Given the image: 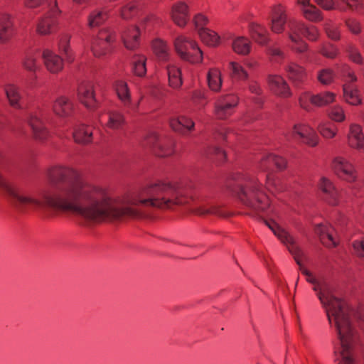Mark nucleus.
I'll list each match as a JSON object with an SVG mask.
<instances>
[{"instance_id": "nucleus-47", "label": "nucleus", "mask_w": 364, "mask_h": 364, "mask_svg": "<svg viewBox=\"0 0 364 364\" xmlns=\"http://www.w3.org/2000/svg\"><path fill=\"white\" fill-rule=\"evenodd\" d=\"M146 58L141 55L134 56L133 59V70L138 76H144L146 73Z\"/></svg>"}, {"instance_id": "nucleus-16", "label": "nucleus", "mask_w": 364, "mask_h": 364, "mask_svg": "<svg viewBox=\"0 0 364 364\" xmlns=\"http://www.w3.org/2000/svg\"><path fill=\"white\" fill-rule=\"evenodd\" d=\"M267 82L270 90L275 95L282 97H289L291 95L289 85L281 75H269Z\"/></svg>"}, {"instance_id": "nucleus-14", "label": "nucleus", "mask_w": 364, "mask_h": 364, "mask_svg": "<svg viewBox=\"0 0 364 364\" xmlns=\"http://www.w3.org/2000/svg\"><path fill=\"white\" fill-rule=\"evenodd\" d=\"M291 135L293 137L297 136L302 139V142L311 146H315L318 144V137L315 131L306 124H297L293 127Z\"/></svg>"}, {"instance_id": "nucleus-49", "label": "nucleus", "mask_w": 364, "mask_h": 364, "mask_svg": "<svg viewBox=\"0 0 364 364\" xmlns=\"http://www.w3.org/2000/svg\"><path fill=\"white\" fill-rule=\"evenodd\" d=\"M334 73L329 68L321 70L317 75L318 80L323 85H329L334 79Z\"/></svg>"}, {"instance_id": "nucleus-35", "label": "nucleus", "mask_w": 364, "mask_h": 364, "mask_svg": "<svg viewBox=\"0 0 364 364\" xmlns=\"http://www.w3.org/2000/svg\"><path fill=\"white\" fill-rule=\"evenodd\" d=\"M92 129L85 125H80L75 129L73 138L75 142L79 144H87L92 140Z\"/></svg>"}, {"instance_id": "nucleus-60", "label": "nucleus", "mask_w": 364, "mask_h": 364, "mask_svg": "<svg viewBox=\"0 0 364 364\" xmlns=\"http://www.w3.org/2000/svg\"><path fill=\"white\" fill-rule=\"evenodd\" d=\"M321 52L325 57L329 58H335L338 53L337 49L333 45L323 47Z\"/></svg>"}, {"instance_id": "nucleus-45", "label": "nucleus", "mask_w": 364, "mask_h": 364, "mask_svg": "<svg viewBox=\"0 0 364 364\" xmlns=\"http://www.w3.org/2000/svg\"><path fill=\"white\" fill-rule=\"evenodd\" d=\"M22 65L27 71L34 73L38 68L36 57L31 53H27L22 60Z\"/></svg>"}, {"instance_id": "nucleus-20", "label": "nucleus", "mask_w": 364, "mask_h": 364, "mask_svg": "<svg viewBox=\"0 0 364 364\" xmlns=\"http://www.w3.org/2000/svg\"><path fill=\"white\" fill-rule=\"evenodd\" d=\"M78 97L80 102L88 109L97 107V102L94 95L93 87L90 83L81 85L78 88Z\"/></svg>"}, {"instance_id": "nucleus-1", "label": "nucleus", "mask_w": 364, "mask_h": 364, "mask_svg": "<svg viewBox=\"0 0 364 364\" xmlns=\"http://www.w3.org/2000/svg\"><path fill=\"white\" fill-rule=\"evenodd\" d=\"M11 166V159L0 149V192L21 213L53 208L88 222L100 223L139 218L144 215L146 208H173L192 200L181 186L161 181L146 184L132 196L117 200L105 189L85 181L75 169L61 165L47 169L49 189L37 198L22 185L3 175L9 173Z\"/></svg>"}, {"instance_id": "nucleus-54", "label": "nucleus", "mask_w": 364, "mask_h": 364, "mask_svg": "<svg viewBox=\"0 0 364 364\" xmlns=\"http://www.w3.org/2000/svg\"><path fill=\"white\" fill-rule=\"evenodd\" d=\"M314 95L310 92H304L299 97V106L307 112H310L312 109L311 106L309 103L311 102V97Z\"/></svg>"}, {"instance_id": "nucleus-59", "label": "nucleus", "mask_w": 364, "mask_h": 364, "mask_svg": "<svg viewBox=\"0 0 364 364\" xmlns=\"http://www.w3.org/2000/svg\"><path fill=\"white\" fill-rule=\"evenodd\" d=\"M209 154L215 156L219 161H223L226 157L225 151L217 146L212 147L209 151Z\"/></svg>"}, {"instance_id": "nucleus-9", "label": "nucleus", "mask_w": 364, "mask_h": 364, "mask_svg": "<svg viewBox=\"0 0 364 364\" xmlns=\"http://www.w3.org/2000/svg\"><path fill=\"white\" fill-rule=\"evenodd\" d=\"M50 116L49 109L45 107L38 109L31 115L29 124L36 139L43 141L48 138V131L46 123L50 121Z\"/></svg>"}, {"instance_id": "nucleus-62", "label": "nucleus", "mask_w": 364, "mask_h": 364, "mask_svg": "<svg viewBox=\"0 0 364 364\" xmlns=\"http://www.w3.org/2000/svg\"><path fill=\"white\" fill-rule=\"evenodd\" d=\"M249 90L257 95H260L262 94L261 87L256 82L254 81L249 83Z\"/></svg>"}, {"instance_id": "nucleus-58", "label": "nucleus", "mask_w": 364, "mask_h": 364, "mask_svg": "<svg viewBox=\"0 0 364 364\" xmlns=\"http://www.w3.org/2000/svg\"><path fill=\"white\" fill-rule=\"evenodd\" d=\"M268 52L275 61H279V60L282 59L284 57V54L282 50L276 46L269 47Z\"/></svg>"}, {"instance_id": "nucleus-8", "label": "nucleus", "mask_w": 364, "mask_h": 364, "mask_svg": "<svg viewBox=\"0 0 364 364\" xmlns=\"http://www.w3.org/2000/svg\"><path fill=\"white\" fill-rule=\"evenodd\" d=\"M143 145L153 148L159 156L165 157L173 154L175 141L171 137L161 138L156 133L151 132L145 137Z\"/></svg>"}, {"instance_id": "nucleus-21", "label": "nucleus", "mask_w": 364, "mask_h": 364, "mask_svg": "<svg viewBox=\"0 0 364 364\" xmlns=\"http://www.w3.org/2000/svg\"><path fill=\"white\" fill-rule=\"evenodd\" d=\"M348 143L350 146L364 152V135L360 125L357 124H350Z\"/></svg>"}, {"instance_id": "nucleus-50", "label": "nucleus", "mask_w": 364, "mask_h": 364, "mask_svg": "<svg viewBox=\"0 0 364 364\" xmlns=\"http://www.w3.org/2000/svg\"><path fill=\"white\" fill-rule=\"evenodd\" d=\"M348 9L358 13L364 12V0H340Z\"/></svg>"}, {"instance_id": "nucleus-61", "label": "nucleus", "mask_w": 364, "mask_h": 364, "mask_svg": "<svg viewBox=\"0 0 364 364\" xmlns=\"http://www.w3.org/2000/svg\"><path fill=\"white\" fill-rule=\"evenodd\" d=\"M347 26L349 30L355 33H359L360 32V23L355 20H348L346 22Z\"/></svg>"}, {"instance_id": "nucleus-44", "label": "nucleus", "mask_w": 364, "mask_h": 364, "mask_svg": "<svg viewBox=\"0 0 364 364\" xmlns=\"http://www.w3.org/2000/svg\"><path fill=\"white\" fill-rule=\"evenodd\" d=\"M229 66L233 77L239 80H246L247 79L248 74L240 64L236 62H230Z\"/></svg>"}, {"instance_id": "nucleus-33", "label": "nucleus", "mask_w": 364, "mask_h": 364, "mask_svg": "<svg viewBox=\"0 0 364 364\" xmlns=\"http://www.w3.org/2000/svg\"><path fill=\"white\" fill-rule=\"evenodd\" d=\"M71 36L68 33H63L59 38L58 48L60 52L64 55L65 60L68 63L73 61L72 50L70 48V41Z\"/></svg>"}, {"instance_id": "nucleus-32", "label": "nucleus", "mask_w": 364, "mask_h": 364, "mask_svg": "<svg viewBox=\"0 0 364 364\" xmlns=\"http://www.w3.org/2000/svg\"><path fill=\"white\" fill-rule=\"evenodd\" d=\"M166 70L169 85L174 89L179 88L183 83L181 70L173 65H167Z\"/></svg>"}, {"instance_id": "nucleus-38", "label": "nucleus", "mask_w": 364, "mask_h": 364, "mask_svg": "<svg viewBox=\"0 0 364 364\" xmlns=\"http://www.w3.org/2000/svg\"><path fill=\"white\" fill-rule=\"evenodd\" d=\"M207 81L211 90L218 92L222 85V79L220 71L215 68L210 69L207 74Z\"/></svg>"}, {"instance_id": "nucleus-10", "label": "nucleus", "mask_w": 364, "mask_h": 364, "mask_svg": "<svg viewBox=\"0 0 364 364\" xmlns=\"http://www.w3.org/2000/svg\"><path fill=\"white\" fill-rule=\"evenodd\" d=\"M239 102L238 97L232 93L219 97L215 104V114L218 119H224L230 116Z\"/></svg>"}, {"instance_id": "nucleus-31", "label": "nucleus", "mask_w": 364, "mask_h": 364, "mask_svg": "<svg viewBox=\"0 0 364 364\" xmlns=\"http://www.w3.org/2000/svg\"><path fill=\"white\" fill-rule=\"evenodd\" d=\"M170 126L173 130L183 133V129L192 130L194 127V122L185 116L174 117L170 120Z\"/></svg>"}, {"instance_id": "nucleus-53", "label": "nucleus", "mask_w": 364, "mask_h": 364, "mask_svg": "<svg viewBox=\"0 0 364 364\" xmlns=\"http://www.w3.org/2000/svg\"><path fill=\"white\" fill-rule=\"evenodd\" d=\"M318 130L320 132V134L326 139H331L336 134V131L335 129L329 127L327 124L324 123H321L318 125Z\"/></svg>"}, {"instance_id": "nucleus-18", "label": "nucleus", "mask_w": 364, "mask_h": 364, "mask_svg": "<svg viewBox=\"0 0 364 364\" xmlns=\"http://www.w3.org/2000/svg\"><path fill=\"white\" fill-rule=\"evenodd\" d=\"M273 166L279 170H282L286 167L287 161L284 158L273 154H264L259 161V169L263 171H270Z\"/></svg>"}, {"instance_id": "nucleus-28", "label": "nucleus", "mask_w": 364, "mask_h": 364, "mask_svg": "<svg viewBox=\"0 0 364 364\" xmlns=\"http://www.w3.org/2000/svg\"><path fill=\"white\" fill-rule=\"evenodd\" d=\"M142 5L139 0L128 1L120 9L122 18L129 20L136 16L141 10Z\"/></svg>"}, {"instance_id": "nucleus-12", "label": "nucleus", "mask_w": 364, "mask_h": 364, "mask_svg": "<svg viewBox=\"0 0 364 364\" xmlns=\"http://www.w3.org/2000/svg\"><path fill=\"white\" fill-rule=\"evenodd\" d=\"M114 40L112 32L109 29L100 31L92 43V50L96 57H100L109 51Z\"/></svg>"}, {"instance_id": "nucleus-17", "label": "nucleus", "mask_w": 364, "mask_h": 364, "mask_svg": "<svg viewBox=\"0 0 364 364\" xmlns=\"http://www.w3.org/2000/svg\"><path fill=\"white\" fill-rule=\"evenodd\" d=\"M170 15L173 22L180 27L186 25L189 20L188 5L183 1L177 2L171 6Z\"/></svg>"}, {"instance_id": "nucleus-43", "label": "nucleus", "mask_w": 364, "mask_h": 364, "mask_svg": "<svg viewBox=\"0 0 364 364\" xmlns=\"http://www.w3.org/2000/svg\"><path fill=\"white\" fill-rule=\"evenodd\" d=\"M194 211L199 215L214 214L222 216L223 213L218 205H205L203 203H198L195 208Z\"/></svg>"}, {"instance_id": "nucleus-51", "label": "nucleus", "mask_w": 364, "mask_h": 364, "mask_svg": "<svg viewBox=\"0 0 364 364\" xmlns=\"http://www.w3.org/2000/svg\"><path fill=\"white\" fill-rule=\"evenodd\" d=\"M347 53L349 59L353 63L357 64L363 63V57L362 56L360 52L357 48L353 46H350L347 50Z\"/></svg>"}, {"instance_id": "nucleus-19", "label": "nucleus", "mask_w": 364, "mask_h": 364, "mask_svg": "<svg viewBox=\"0 0 364 364\" xmlns=\"http://www.w3.org/2000/svg\"><path fill=\"white\" fill-rule=\"evenodd\" d=\"M44 65L47 70L52 73H57L63 70L62 58L48 49H45L42 53Z\"/></svg>"}, {"instance_id": "nucleus-63", "label": "nucleus", "mask_w": 364, "mask_h": 364, "mask_svg": "<svg viewBox=\"0 0 364 364\" xmlns=\"http://www.w3.org/2000/svg\"><path fill=\"white\" fill-rule=\"evenodd\" d=\"M205 97L204 92L200 90H196L193 93V98L194 100L203 99Z\"/></svg>"}, {"instance_id": "nucleus-34", "label": "nucleus", "mask_w": 364, "mask_h": 364, "mask_svg": "<svg viewBox=\"0 0 364 364\" xmlns=\"http://www.w3.org/2000/svg\"><path fill=\"white\" fill-rule=\"evenodd\" d=\"M233 50L240 55H247L251 50V42L244 36H238L235 38L232 43Z\"/></svg>"}, {"instance_id": "nucleus-27", "label": "nucleus", "mask_w": 364, "mask_h": 364, "mask_svg": "<svg viewBox=\"0 0 364 364\" xmlns=\"http://www.w3.org/2000/svg\"><path fill=\"white\" fill-rule=\"evenodd\" d=\"M315 232L325 245L328 247L336 245L337 242L333 234V228L331 226L319 224L315 228Z\"/></svg>"}, {"instance_id": "nucleus-52", "label": "nucleus", "mask_w": 364, "mask_h": 364, "mask_svg": "<svg viewBox=\"0 0 364 364\" xmlns=\"http://www.w3.org/2000/svg\"><path fill=\"white\" fill-rule=\"evenodd\" d=\"M330 118L336 122H341L345 119V114L342 107L335 106L328 113Z\"/></svg>"}, {"instance_id": "nucleus-41", "label": "nucleus", "mask_w": 364, "mask_h": 364, "mask_svg": "<svg viewBox=\"0 0 364 364\" xmlns=\"http://www.w3.org/2000/svg\"><path fill=\"white\" fill-rule=\"evenodd\" d=\"M5 92L10 104L14 107H17L21 98L18 88L14 85L9 84L6 86Z\"/></svg>"}, {"instance_id": "nucleus-29", "label": "nucleus", "mask_w": 364, "mask_h": 364, "mask_svg": "<svg viewBox=\"0 0 364 364\" xmlns=\"http://www.w3.org/2000/svg\"><path fill=\"white\" fill-rule=\"evenodd\" d=\"M250 30L252 38L260 45H266L269 41V33L266 28L257 23H252Z\"/></svg>"}, {"instance_id": "nucleus-2", "label": "nucleus", "mask_w": 364, "mask_h": 364, "mask_svg": "<svg viewBox=\"0 0 364 364\" xmlns=\"http://www.w3.org/2000/svg\"><path fill=\"white\" fill-rule=\"evenodd\" d=\"M274 234L284 244L306 281L313 285L322 307L324 309L328 323L337 333L341 348L337 360L338 364H354L353 349L358 341L356 330L350 319V310L347 304L333 294L332 288L324 279H317L312 273L304 267L301 258L307 260L302 250L295 243L294 239L274 222L264 221Z\"/></svg>"}, {"instance_id": "nucleus-56", "label": "nucleus", "mask_w": 364, "mask_h": 364, "mask_svg": "<svg viewBox=\"0 0 364 364\" xmlns=\"http://www.w3.org/2000/svg\"><path fill=\"white\" fill-rule=\"evenodd\" d=\"M355 253L360 257H364V237L355 240L353 243Z\"/></svg>"}, {"instance_id": "nucleus-4", "label": "nucleus", "mask_w": 364, "mask_h": 364, "mask_svg": "<svg viewBox=\"0 0 364 364\" xmlns=\"http://www.w3.org/2000/svg\"><path fill=\"white\" fill-rule=\"evenodd\" d=\"M47 2L48 10L39 20L36 31L41 35L51 33L58 22L60 11L58 8L56 0H26V5L29 8H36Z\"/></svg>"}, {"instance_id": "nucleus-30", "label": "nucleus", "mask_w": 364, "mask_h": 364, "mask_svg": "<svg viewBox=\"0 0 364 364\" xmlns=\"http://www.w3.org/2000/svg\"><path fill=\"white\" fill-rule=\"evenodd\" d=\"M109 18V12L105 9H96L88 16V26L97 27L105 23Z\"/></svg>"}, {"instance_id": "nucleus-13", "label": "nucleus", "mask_w": 364, "mask_h": 364, "mask_svg": "<svg viewBox=\"0 0 364 364\" xmlns=\"http://www.w3.org/2000/svg\"><path fill=\"white\" fill-rule=\"evenodd\" d=\"M294 18H288L285 9L277 5L272 8L271 14L270 28L272 32L281 33L285 29V25L289 28V22Z\"/></svg>"}, {"instance_id": "nucleus-26", "label": "nucleus", "mask_w": 364, "mask_h": 364, "mask_svg": "<svg viewBox=\"0 0 364 364\" xmlns=\"http://www.w3.org/2000/svg\"><path fill=\"white\" fill-rule=\"evenodd\" d=\"M139 31L138 27L132 26L127 28L122 34L124 46L129 50L135 49L139 45Z\"/></svg>"}, {"instance_id": "nucleus-5", "label": "nucleus", "mask_w": 364, "mask_h": 364, "mask_svg": "<svg viewBox=\"0 0 364 364\" xmlns=\"http://www.w3.org/2000/svg\"><path fill=\"white\" fill-rule=\"evenodd\" d=\"M288 36L292 43V48L302 53L306 49V44L304 42L303 37L315 41L318 37V31L314 26L306 27L299 21L291 20L289 22Z\"/></svg>"}, {"instance_id": "nucleus-11", "label": "nucleus", "mask_w": 364, "mask_h": 364, "mask_svg": "<svg viewBox=\"0 0 364 364\" xmlns=\"http://www.w3.org/2000/svg\"><path fill=\"white\" fill-rule=\"evenodd\" d=\"M332 168L340 178L347 182H353L357 178L354 166L341 156H338L334 159L332 163Z\"/></svg>"}, {"instance_id": "nucleus-23", "label": "nucleus", "mask_w": 364, "mask_h": 364, "mask_svg": "<svg viewBox=\"0 0 364 364\" xmlns=\"http://www.w3.org/2000/svg\"><path fill=\"white\" fill-rule=\"evenodd\" d=\"M14 34V25L11 16L7 14L0 15V42H7Z\"/></svg>"}, {"instance_id": "nucleus-3", "label": "nucleus", "mask_w": 364, "mask_h": 364, "mask_svg": "<svg viewBox=\"0 0 364 364\" xmlns=\"http://www.w3.org/2000/svg\"><path fill=\"white\" fill-rule=\"evenodd\" d=\"M234 192L247 208L248 214L255 217L266 213L270 207L269 200L262 184L253 175L238 173L234 177Z\"/></svg>"}, {"instance_id": "nucleus-7", "label": "nucleus", "mask_w": 364, "mask_h": 364, "mask_svg": "<svg viewBox=\"0 0 364 364\" xmlns=\"http://www.w3.org/2000/svg\"><path fill=\"white\" fill-rule=\"evenodd\" d=\"M342 77L345 81L343 86V96L346 102L351 105H358L362 103V98L358 89L352 82L357 80L354 72L348 65H343L341 69Z\"/></svg>"}, {"instance_id": "nucleus-55", "label": "nucleus", "mask_w": 364, "mask_h": 364, "mask_svg": "<svg viewBox=\"0 0 364 364\" xmlns=\"http://www.w3.org/2000/svg\"><path fill=\"white\" fill-rule=\"evenodd\" d=\"M208 18L201 14H198L195 16L193 23L198 33H199V30H204L207 28H205V26L208 23Z\"/></svg>"}, {"instance_id": "nucleus-48", "label": "nucleus", "mask_w": 364, "mask_h": 364, "mask_svg": "<svg viewBox=\"0 0 364 364\" xmlns=\"http://www.w3.org/2000/svg\"><path fill=\"white\" fill-rule=\"evenodd\" d=\"M304 17L312 21H317L321 19V13L318 9L311 4L307 7L301 8Z\"/></svg>"}, {"instance_id": "nucleus-42", "label": "nucleus", "mask_w": 364, "mask_h": 364, "mask_svg": "<svg viewBox=\"0 0 364 364\" xmlns=\"http://www.w3.org/2000/svg\"><path fill=\"white\" fill-rule=\"evenodd\" d=\"M124 124V116L118 112H110L108 114L107 127L110 129H120Z\"/></svg>"}, {"instance_id": "nucleus-25", "label": "nucleus", "mask_w": 364, "mask_h": 364, "mask_svg": "<svg viewBox=\"0 0 364 364\" xmlns=\"http://www.w3.org/2000/svg\"><path fill=\"white\" fill-rule=\"evenodd\" d=\"M285 70L289 79L293 82L294 86H300L306 77L304 68L296 63H291L286 66Z\"/></svg>"}, {"instance_id": "nucleus-39", "label": "nucleus", "mask_w": 364, "mask_h": 364, "mask_svg": "<svg viewBox=\"0 0 364 364\" xmlns=\"http://www.w3.org/2000/svg\"><path fill=\"white\" fill-rule=\"evenodd\" d=\"M152 48L157 58L162 61H166L169 58V50L166 43L161 40H155Z\"/></svg>"}, {"instance_id": "nucleus-22", "label": "nucleus", "mask_w": 364, "mask_h": 364, "mask_svg": "<svg viewBox=\"0 0 364 364\" xmlns=\"http://www.w3.org/2000/svg\"><path fill=\"white\" fill-rule=\"evenodd\" d=\"M319 188L326 195V200L331 205H336L338 203L339 193L330 180L322 177L319 183Z\"/></svg>"}, {"instance_id": "nucleus-15", "label": "nucleus", "mask_w": 364, "mask_h": 364, "mask_svg": "<svg viewBox=\"0 0 364 364\" xmlns=\"http://www.w3.org/2000/svg\"><path fill=\"white\" fill-rule=\"evenodd\" d=\"M115 89L118 97L123 103L128 112H134L139 107V102H133L131 99L130 92L127 82L123 80H118L115 84Z\"/></svg>"}, {"instance_id": "nucleus-36", "label": "nucleus", "mask_w": 364, "mask_h": 364, "mask_svg": "<svg viewBox=\"0 0 364 364\" xmlns=\"http://www.w3.org/2000/svg\"><path fill=\"white\" fill-rule=\"evenodd\" d=\"M336 95L331 92H323L311 97V103L316 107H323L335 100Z\"/></svg>"}, {"instance_id": "nucleus-40", "label": "nucleus", "mask_w": 364, "mask_h": 364, "mask_svg": "<svg viewBox=\"0 0 364 364\" xmlns=\"http://www.w3.org/2000/svg\"><path fill=\"white\" fill-rule=\"evenodd\" d=\"M315 2L321 6L323 9L326 11H331L334 9L339 10L341 11H345L348 9L347 5L342 3L340 0L336 2L335 0H314Z\"/></svg>"}, {"instance_id": "nucleus-37", "label": "nucleus", "mask_w": 364, "mask_h": 364, "mask_svg": "<svg viewBox=\"0 0 364 364\" xmlns=\"http://www.w3.org/2000/svg\"><path fill=\"white\" fill-rule=\"evenodd\" d=\"M198 35L201 41L209 46H217L220 44V36L214 31L208 28L199 30Z\"/></svg>"}, {"instance_id": "nucleus-64", "label": "nucleus", "mask_w": 364, "mask_h": 364, "mask_svg": "<svg viewBox=\"0 0 364 364\" xmlns=\"http://www.w3.org/2000/svg\"><path fill=\"white\" fill-rule=\"evenodd\" d=\"M153 17L152 16H146L141 21V26H144V27L149 26L150 24L152 23Z\"/></svg>"}, {"instance_id": "nucleus-6", "label": "nucleus", "mask_w": 364, "mask_h": 364, "mask_svg": "<svg viewBox=\"0 0 364 364\" xmlns=\"http://www.w3.org/2000/svg\"><path fill=\"white\" fill-rule=\"evenodd\" d=\"M175 48L179 56L185 60L195 63L202 60L203 53L197 43L191 38L178 36L174 41Z\"/></svg>"}, {"instance_id": "nucleus-57", "label": "nucleus", "mask_w": 364, "mask_h": 364, "mask_svg": "<svg viewBox=\"0 0 364 364\" xmlns=\"http://www.w3.org/2000/svg\"><path fill=\"white\" fill-rule=\"evenodd\" d=\"M326 32L327 36L333 39L338 40L339 39L340 34L338 29V27L333 24H328L326 26Z\"/></svg>"}, {"instance_id": "nucleus-24", "label": "nucleus", "mask_w": 364, "mask_h": 364, "mask_svg": "<svg viewBox=\"0 0 364 364\" xmlns=\"http://www.w3.org/2000/svg\"><path fill=\"white\" fill-rule=\"evenodd\" d=\"M53 110L54 113L59 117H68L72 112L73 103L68 97L59 96L53 102Z\"/></svg>"}, {"instance_id": "nucleus-46", "label": "nucleus", "mask_w": 364, "mask_h": 364, "mask_svg": "<svg viewBox=\"0 0 364 364\" xmlns=\"http://www.w3.org/2000/svg\"><path fill=\"white\" fill-rule=\"evenodd\" d=\"M266 188L272 193L282 192L284 190L279 180L275 178L271 173L267 174Z\"/></svg>"}]
</instances>
